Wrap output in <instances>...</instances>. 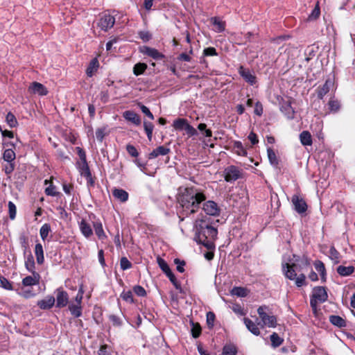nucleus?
I'll return each mask as SVG.
<instances>
[{
  "instance_id": "cd10ccee",
  "label": "nucleus",
  "mask_w": 355,
  "mask_h": 355,
  "mask_svg": "<svg viewBox=\"0 0 355 355\" xmlns=\"http://www.w3.org/2000/svg\"><path fill=\"white\" fill-rule=\"evenodd\" d=\"M300 140L303 146H311L313 143L311 135L307 130H304L300 134Z\"/></svg>"
},
{
  "instance_id": "c756f323",
  "label": "nucleus",
  "mask_w": 355,
  "mask_h": 355,
  "mask_svg": "<svg viewBox=\"0 0 355 355\" xmlns=\"http://www.w3.org/2000/svg\"><path fill=\"white\" fill-rule=\"evenodd\" d=\"M354 270H355V268L352 266H339L337 268L336 271L340 276L347 277V276L352 275L354 272Z\"/></svg>"
},
{
  "instance_id": "c03bdc74",
  "label": "nucleus",
  "mask_w": 355,
  "mask_h": 355,
  "mask_svg": "<svg viewBox=\"0 0 355 355\" xmlns=\"http://www.w3.org/2000/svg\"><path fill=\"white\" fill-rule=\"evenodd\" d=\"M329 257L335 263L340 262V254L334 246H331L329 249Z\"/></svg>"
},
{
  "instance_id": "7c9ffc66",
  "label": "nucleus",
  "mask_w": 355,
  "mask_h": 355,
  "mask_svg": "<svg viewBox=\"0 0 355 355\" xmlns=\"http://www.w3.org/2000/svg\"><path fill=\"white\" fill-rule=\"evenodd\" d=\"M238 352L237 347L232 343L226 344L223 347L222 355H236Z\"/></svg>"
},
{
  "instance_id": "2f4dec72",
  "label": "nucleus",
  "mask_w": 355,
  "mask_h": 355,
  "mask_svg": "<svg viewBox=\"0 0 355 355\" xmlns=\"http://www.w3.org/2000/svg\"><path fill=\"white\" fill-rule=\"evenodd\" d=\"M314 266L315 270L320 274L322 281L325 282L326 270L324 264L321 261L317 260L314 262Z\"/></svg>"
},
{
  "instance_id": "b1692460",
  "label": "nucleus",
  "mask_w": 355,
  "mask_h": 355,
  "mask_svg": "<svg viewBox=\"0 0 355 355\" xmlns=\"http://www.w3.org/2000/svg\"><path fill=\"white\" fill-rule=\"evenodd\" d=\"M327 105L329 110V113L334 114L338 112L341 107L340 101L336 99L334 97L329 98Z\"/></svg>"
},
{
  "instance_id": "393cba45",
  "label": "nucleus",
  "mask_w": 355,
  "mask_h": 355,
  "mask_svg": "<svg viewBox=\"0 0 355 355\" xmlns=\"http://www.w3.org/2000/svg\"><path fill=\"white\" fill-rule=\"evenodd\" d=\"M99 67V62L97 58H93L86 69V74L88 77H92L94 73L98 70Z\"/></svg>"
},
{
  "instance_id": "7ed1b4c3",
  "label": "nucleus",
  "mask_w": 355,
  "mask_h": 355,
  "mask_svg": "<svg viewBox=\"0 0 355 355\" xmlns=\"http://www.w3.org/2000/svg\"><path fill=\"white\" fill-rule=\"evenodd\" d=\"M76 151L79 156L80 160L76 163V166L80 175L84 176L86 173H89L90 169L87 161L85 151L80 147H76Z\"/></svg>"
},
{
  "instance_id": "4468645a",
  "label": "nucleus",
  "mask_w": 355,
  "mask_h": 355,
  "mask_svg": "<svg viewBox=\"0 0 355 355\" xmlns=\"http://www.w3.org/2000/svg\"><path fill=\"white\" fill-rule=\"evenodd\" d=\"M55 302V300L53 296L48 295L44 299L39 300L37 304L41 309L48 310L53 306Z\"/></svg>"
},
{
  "instance_id": "e2e57ef3",
  "label": "nucleus",
  "mask_w": 355,
  "mask_h": 355,
  "mask_svg": "<svg viewBox=\"0 0 355 355\" xmlns=\"http://www.w3.org/2000/svg\"><path fill=\"white\" fill-rule=\"evenodd\" d=\"M15 162H8L7 164H6L3 166V171L6 173V174L9 175L13 172V171L15 170Z\"/></svg>"
},
{
  "instance_id": "ea45409f",
  "label": "nucleus",
  "mask_w": 355,
  "mask_h": 355,
  "mask_svg": "<svg viewBox=\"0 0 355 355\" xmlns=\"http://www.w3.org/2000/svg\"><path fill=\"white\" fill-rule=\"evenodd\" d=\"M144 128L147 135L148 139L150 141L153 138V132L154 129V125L149 121H144Z\"/></svg>"
},
{
  "instance_id": "6e6d98bb",
  "label": "nucleus",
  "mask_w": 355,
  "mask_h": 355,
  "mask_svg": "<svg viewBox=\"0 0 355 355\" xmlns=\"http://www.w3.org/2000/svg\"><path fill=\"white\" fill-rule=\"evenodd\" d=\"M139 38L144 42H148L152 38L151 33L148 31H141L138 33Z\"/></svg>"
},
{
  "instance_id": "79ce46f5",
  "label": "nucleus",
  "mask_w": 355,
  "mask_h": 355,
  "mask_svg": "<svg viewBox=\"0 0 355 355\" xmlns=\"http://www.w3.org/2000/svg\"><path fill=\"white\" fill-rule=\"evenodd\" d=\"M69 310L70 311L72 315L75 318H78L82 315V307L79 304H70L69 306Z\"/></svg>"
},
{
  "instance_id": "bf43d9fd",
  "label": "nucleus",
  "mask_w": 355,
  "mask_h": 355,
  "mask_svg": "<svg viewBox=\"0 0 355 355\" xmlns=\"http://www.w3.org/2000/svg\"><path fill=\"white\" fill-rule=\"evenodd\" d=\"M133 291L139 297H144L146 295V290L144 288V287L139 285L135 286L133 287Z\"/></svg>"
},
{
  "instance_id": "680f3d73",
  "label": "nucleus",
  "mask_w": 355,
  "mask_h": 355,
  "mask_svg": "<svg viewBox=\"0 0 355 355\" xmlns=\"http://www.w3.org/2000/svg\"><path fill=\"white\" fill-rule=\"evenodd\" d=\"M126 150L133 157H137L139 155L137 148L131 144H128L126 146Z\"/></svg>"
},
{
  "instance_id": "f257e3e1",
  "label": "nucleus",
  "mask_w": 355,
  "mask_h": 355,
  "mask_svg": "<svg viewBox=\"0 0 355 355\" xmlns=\"http://www.w3.org/2000/svg\"><path fill=\"white\" fill-rule=\"evenodd\" d=\"M178 214L179 217H188L192 214L196 213L200 208V204L205 201L206 196L200 189L191 187L180 189L178 195Z\"/></svg>"
},
{
  "instance_id": "58836bf2",
  "label": "nucleus",
  "mask_w": 355,
  "mask_h": 355,
  "mask_svg": "<svg viewBox=\"0 0 355 355\" xmlns=\"http://www.w3.org/2000/svg\"><path fill=\"white\" fill-rule=\"evenodd\" d=\"M16 155L15 153L12 148H8L5 150L3 154V159L4 161L7 162H15Z\"/></svg>"
},
{
  "instance_id": "c9c22d12",
  "label": "nucleus",
  "mask_w": 355,
  "mask_h": 355,
  "mask_svg": "<svg viewBox=\"0 0 355 355\" xmlns=\"http://www.w3.org/2000/svg\"><path fill=\"white\" fill-rule=\"evenodd\" d=\"M6 122L8 124V125L11 128H15L18 125V121L15 116L11 112H9L6 114Z\"/></svg>"
},
{
  "instance_id": "423d86ee",
  "label": "nucleus",
  "mask_w": 355,
  "mask_h": 355,
  "mask_svg": "<svg viewBox=\"0 0 355 355\" xmlns=\"http://www.w3.org/2000/svg\"><path fill=\"white\" fill-rule=\"evenodd\" d=\"M115 23V18L110 14L104 13L102 15L98 20V26L102 31H107L113 27Z\"/></svg>"
},
{
  "instance_id": "0e129e2a",
  "label": "nucleus",
  "mask_w": 355,
  "mask_h": 355,
  "mask_svg": "<svg viewBox=\"0 0 355 355\" xmlns=\"http://www.w3.org/2000/svg\"><path fill=\"white\" fill-rule=\"evenodd\" d=\"M139 107H140V110H141V112L145 115H146L150 119H151V120L154 119V116L152 114V112L150 111L148 107H147L146 105H142V104L139 105Z\"/></svg>"
},
{
  "instance_id": "f8f14e48",
  "label": "nucleus",
  "mask_w": 355,
  "mask_h": 355,
  "mask_svg": "<svg viewBox=\"0 0 355 355\" xmlns=\"http://www.w3.org/2000/svg\"><path fill=\"white\" fill-rule=\"evenodd\" d=\"M203 210L207 215L210 216H218L220 213V209L217 204L212 200L204 203Z\"/></svg>"
},
{
  "instance_id": "f704fd0d",
  "label": "nucleus",
  "mask_w": 355,
  "mask_h": 355,
  "mask_svg": "<svg viewBox=\"0 0 355 355\" xmlns=\"http://www.w3.org/2000/svg\"><path fill=\"white\" fill-rule=\"evenodd\" d=\"M35 261L33 255L30 253L25 260V267L30 272H35Z\"/></svg>"
},
{
  "instance_id": "69168bd1",
  "label": "nucleus",
  "mask_w": 355,
  "mask_h": 355,
  "mask_svg": "<svg viewBox=\"0 0 355 355\" xmlns=\"http://www.w3.org/2000/svg\"><path fill=\"white\" fill-rule=\"evenodd\" d=\"M184 130L186 131V133L189 136H195L198 135L197 130L190 124H187L186 125V128H184Z\"/></svg>"
},
{
  "instance_id": "864d4df0",
  "label": "nucleus",
  "mask_w": 355,
  "mask_h": 355,
  "mask_svg": "<svg viewBox=\"0 0 355 355\" xmlns=\"http://www.w3.org/2000/svg\"><path fill=\"white\" fill-rule=\"evenodd\" d=\"M120 266L121 270H125L132 268V263L127 259V257H123L120 259Z\"/></svg>"
},
{
  "instance_id": "412c9836",
  "label": "nucleus",
  "mask_w": 355,
  "mask_h": 355,
  "mask_svg": "<svg viewBox=\"0 0 355 355\" xmlns=\"http://www.w3.org/2000/svg\"><path fill=\"white\" fill-rule=\"evenodd\" d=\"M93 227L96 236L100 240H105L107 239V236L103 230V224L100 220H97L93 222Z\"/></svg>"
},
{
  "instance_id": "a878e982",
  "label": "nucleus",
  "mask_w": 355,
  "mask_h": 355,
  "mask_svg": "<svg viewBox=\"0 0 355 355\" xmlns=\"http://www.w3.org/2000/svg\"><path fill=\"white\" fill-rule=\"evenodd\" d=\"M329 322L334 326L342 328L347 326V322L345 319L339 315H331L329 316Z\"/></svg>"
},
{
  "instance_id": "5fc2aeb1",
  "label": "nucleus",
  "mask_w": 355,
  "mask_h": 355,
  "mask_svg": "<svg viewBox=\"0 0 355 355\" xmlns=\"http://www.w3.org/2000/svg\"><path fill=\"white\" fill-rule=\"evenodd\" d=\"M293 280L295 281V284L297 287L306 285V276L304 274H300L299 276H296L295 279Z\"/></svg>"
},
{
  "instance_id": "c85d7f7f",
  "label": "nucleus",
  "mask_w": 355,
  "mask_h": 355,
  "mask_svg": "<svg viewBox=\"0 0 355 355\" xmlns=\"http://www.w3.org/2000/svg\"><path fill=\"white\" fill-rule=\"evenodd\" d=\"M233 150L240 156H247L248 153L240 141H233Z\"/></svg>"
},
{
  "instance_id": "603ef678",
  "label": "nucleus",
  "mask_w": 355,
  "mask_h": 355,
  "mask_svg": "<svg viewBox=\"0 0 355 355\" xmlns=\"http://www.w3.org/2000/svg\"><path fill=\"white\" fill-rule=\"evenodd\" d=\"M9 217L11 220H14L16 217L17 208L14 202L9 201L8 203Z\"/></svg>"
},
{
  "instance_id": "9d476101",
  "label": "nucleus",
  "mask_w": 355,
  "mask_h": 355,
  "mask_svg": "<svg viewBox=\"0 0 355 355\" xmlns=\"http://www.w3.org/2000/svg\"><path fill=\"white\" fill-rule=\"evenodd\" d=\"M239 73L250 85H254L257 83L256 76L249 70L241 65L239 68Z\"/></svg>"
},
{
  "instance_id": "a211bd4d",
  "label": "nucleus",
  "mask_w": 355,
  "mask_h": 355,
  "mask_svg": "<svg viewBox=\"0 0 355 355\" xmlns=\"http://www.w3.org/2000/svg\"><path fill=\"white\" fill-rule=\"evenodd\" d=\"M32 276H27L22 279V284L24 286L37 285L40 283V275L37 272H31Z\"/></svg>"
},
{
  "instance_id": "2eb2a0df",
  "label": "nucleus",
  "mask_w": 355,
  "mask_h": 355,
  "mask_svg": "<svg viewBox=\"0 0 355 355\" xmlns=\"http://www.w3.org/2000/svg\"><path fill=\"white\" fill-rule=\"evenodd\" d=\"M296 268V264H289V263H285L282 266V269L284 273V275L286 278L289 279L290 280H293L295 279L297 276L296 270L295 269Z\"/></svg>"
},
{
  "instance_id": "1a4fd4ad",
  "label": "nucleus",
  "mask_w": 355,
  "mask_h": 355,
  "mask_svg": "<svg viewBox=\"0 0 355 355\" xmlns=\"http://www.w3.org/2000/svg\"><path fill=\"white\" fill-rule=\"evenodd\" d=\"M140 52L144 55H146L155 60H159L164 58V55L160 53L158 50L147 46H144L140 48Z\"/></svg>"
},
{
  "instance_id": "bb28decb",
  "label": "nucleus",
  "mask_w": 355,
  "mask_h": 355,
  "mask_svg": "<svg viewBox=\"0 0 355 355\" xmlns=\"http://www.w3.org/2000/svg\"><path fill=\"white\" fill-rule=\"evenodd\" d=\"M35 254L36 257L37 263L40 265L42 264L44 261V257L43 247L41 243H36L35 246Z\"/></svg>"
},
{
  "instance_id": "473e14b6",
  "label": "nucleus",
  "mask_w": 355,
  "mask_h": 355,
  "mask_svg": "<svg viewBox=\"0 0 355 355\" xmlns=\"http://www.w3.org/2000/svg\"><path fill=\"white\" fill-rule=\"evenodd\" d=\"M267 155H268V158L269 159L270 164L272 166L277 168L278 165H279V159H278L275 151L271 148H268L267 149Z\"/></svg>"
},
{
  "instance_id": "4d7b16f0",
  "label": "nucleus",
  "mask_w": 355,
  "mask_h": 355,
  "mask_svg": "<svg viewBox=\"0 0 355 355\" xmlns=\"http://www.w3.org/2000/svg\"><path fill=\"white\" fill-rule=\"evenodd\" d=\"M121 297L125 302H128L130 303L134 302L133 295H132V293L131 291H123L121 294Z\"/></svg>"
},
{
  "instance_id": "8fccbe9b",
  "label": "nucleus",
  "mask_w": 355,
  "mask_h": 355,
  "mask_svg": "<svg viewBox=\"0 0 355 355\" xmlns=\"http://www.w3.org/2000/svg\"><path fill=\"white\" fill-rule=\"evenodd\" d=\"M232 294L237 297H245L247 289L243 287H234L232 290Z\"/></svg>"
},
{
  "instance_id": "4be33fe9",
  "label": "nucleus",
  "mask_w": 355,
  "mask_h": 355,
  "mask_svg": "<svg viewBox=\"0 0 355 355\" xmlns=\"http://www.w3.org/2000/svg\"><path fill=\"white\" fill-rule=\"evenodd\" d=\"M112 195L116 199H117L121 202H126L128 200L129 197V194L126 191L122 189L117 188H114L112 190Z\"/></svg>"
},
{
  "instance_id": "052dcab7",
  "label": "nucleus",
  "mask_w": 355,
  "mask_h": 355,
  "mask_svg": "<svg viewBox=\"0 0 355 355\" xmlns=\"http://www.w3.org/2000/svg\"><path fill=\"white\" fill-rule=\"evenodd\" d=\"M215 318L216 316L213 312L209 311L207 313V324L209 329H211L214 327Z\"/></svg>"
},
{
  "instance_id": "13d9d810",
  "label": "nucleus",
  "mask_w": 355,
  "mask_h": 355,
  "mask_svg": "<svg viewBox=\"0 0 355 355\" xmlns=\"http://www.w3.org/2000/svg\"><path fill=\"white\" fill-rule=\"evenodd\" d=\"M55 189H56L55 187L51 184L49 187L46 188L45 193L47 196H58L60 194V193L58 191H56Z\"/></svg>"
},
{
  "instance_id": "20e7f679",
  "label": "nucleus",
  "mask_w": 355,
  "mask_h": 355,
  "mask_svg": "<svg viewBox=\"0 0 355 355\" xmlns=\"http://www.w3.org/2000/svg\"><path fill=\"white\" fill-rule=\"evenodd\" d=\"M224 179L227 182H233L243 178V169L234 165L227 166L224 171Z\"/></svg>"
},
{
  "instance_id": "338daca9",
  "label": "nucleus",
  "mask_w": 355,
  "mask_h": 355,
  "mask_svg": "<svg viewBox=\"0 0 355 355\" xmlns=\"http://www.w3.org/2000/svg\"><path fill=\"white\" fill-rule=\"evenodd\" d=\"M203 55L205 56H214L217 55L218 54L214 47H208L204 49Z\"/></svg>"
},
{
  "instance_id": "774afa93",
  "label": "nucleus",
  "mask_w": 355,
  "mask_h": 355,
  "mask_svg": "<svg viewBox=\"0 0 355 355\" xmlns=\"http://www.w3.org/2000/svg\"><path fill=\"white\" fill-rule=\"evenodd\" d=\"M174 263L177 265V270L180 272H183L184 271V266H185V261H181L179 259H175L174 260Z\"/></svg>"
},
{
  "instance_id": "f03ea898",
  "label": "nucleus",
  "mask_w": 355,
  "mask_h": 355,
  "mask_svg": "<svg viewBox=\"0 0 355 355\" xmlns=\"http://www.w3.org/2000/svg\"><path fill=\"white\" fill-rule=\"evenodd\" d=\"M218 230L212 227L206 220H196V241L204 245L207 250H214V241L217 237Z\"/></svg>"
},
{
  "instance_id": "a19ab883",
  "label": "nucleus",
  "mask_w": 355,
  "mask_h": 355,
  "mask_svg": "<svg viewBox=\"0 0 355 355\" xmlns=\"http://www.w3.org/2000/svg\"><path fill=\"white\" fill-rule=\"evenodd\" d=\"M212 24L215 26V31L218 33H221L225 30V23L219 20L217 17H212L211 19Z\"/></svg>"
},
{
  "instance_id": "09e8293b",
  "label": "nucleus",
  "mask_w": 355,
  "mask_h": 355,
  "mask_svg": "<svg viewBox=\"0 0 355 355\" xmlns=\"http://www.w3.org/2000/svg\"><path fill=\"white\" fill-rule=\"evenodd\" d=\"M0 286L8 291L13 289L12 283L3 276H0Z\"/></svg>"
},
{
  "instance_id": "aec40b11",
  "label": "nucleus",
  "mask_w": 355,
  "mask_h": 355,
  "mask_svg": "<svg viewBox=\"0 0 355 355\" xmlns=\"http://www.w3.org/2000/svg\"><path fill=\"white\" fill-rule=\"evenodd\" d=\"M78 225L80 232L85 238L88 239L93 235V230L86 220L82 219Z\"/></svg>"
},
{
  "instance_id": "f3484780",
  "label": "nucleus",
  "mask_w": 355,
  "mask_h": 355,
  "mask_svg": "<svg viewBox=\"0 0 355 355\" xmlns=\"http://www.w3.org/2000/svg\"><path fill=\"white\" fill-rule=\"evenodd\" d=\"M171 152V149L164 146H159L155 149H154L151 153H150L148 155V158L149 159H155L158 156H164L167 155Z\"/></svg>"
},
{
  "instance_id": "3c124183",
  "label": "nucleus",
  "mask_w": 355,
  "mask_h": 355,
  "mask_svg": "<svg viewBox=\"0 0 355 355\" xmlns=\"http://www.w3.org/2000/svg\"><path fill=\"white\" fill-rule=\"evenodd\" d=\"M166 276L168 277L169 280L171 282V283L173 284V286L175 287L177 290H179L180 292H182V288L180 282L177 280L175 275L172 272H169L166 275Z\"/></svg>"
},
{
  "instance_id": "4c0bfd02",
  "label": "nucleus",
  "mask_w": 355,
  "mask_h": 355,
  "mask_svg": "<svg viewBox=\"0 0 355 355\" xmlns=\"http://www.w3.org/2000/svg\"><path fill=\"white\" fill-rule=\"evenodd\" d=\"M281 111L284 112V114H286L288 118L292 119L293 117L294 110L289 101L286 102L284 105H282Z\"/></svg>"
},
{
  "instance_id": "6ab92c4d",
  "label": "nucleus",
  "mask_w": 355,
  "mask_h": 355,
  "mask_svg": "<svg viewBox=\"0 0 355 355\" xmlns=\"http://www.w3.org/2000/svg\"><path fill=\"white\" fill-rule=\"evenodd\" d=\"M123 118L136 125L141 124V119L139 116L132 110H127L123 113Z\"/></svg>"
},
{
  "instance_id": "6e6552de",
  "label": "nucleus",
  "mask_w": 355,
  "mask_h": 355,
  "mask_svg": "<svg viewBox=\"0 0 355 355\" xmlns=\"http://www.w3.org/2000/svg\"><path fill=\"white\" fill-rule=\"evenodd\" d=\"M292 203L294 206V209L298 214H304L307 210V205L305 200L297 195H294L292 197Z\"/></svg>"
},
{
  "instance_id": "e433bc0d",
  "label": "nucleus",
  "mask_w": 355,
  "mask_h": 355,
  "mask_svg": "<svg viewBox=\"0 0 355 355\" xmlns=\"http://www.w3.org/2000/svg\"><path fill=\"white\" fill-rule=\"evenodd\" d=\"M148 66L146 63L139 62L135 64L133 67V73L138 76L139 75L143 74L146 70Z\"/></svg>"
},
{
  "instance_id": "5701e85b",
  "label": "nucleus",
  "mask_w": 355,
  "mask_h": 355,
  "mask_svg": "<svg viewBox=\"0 0 355 355\" xmlns=\"http://www.w3.org/2000/svg\"><path fill=\"white\" fill-rule=\"evenodd\" d=\"M244 324H245L248 329L254 335L259 336L260 334L259 328L252 320L248 318H244Z\"/></svg>"
},
{
  "instance_id": "ddd939ff",
  "label": "nucleus",
  "mask_w": 355,
  "mask_h": 355,
  "mask_svg": "<svg viewBox=\"0 0 355 355\" xmlns=\"http://www.w3.org/2000/svg\"><path fill=\"white\" fill-rule=\"evenodd\" d=\"M28 90L33 94L40 96H45L48 94V90L46 87L42 83L37 82L32 83L29 86Z\"/></svg>"
},
{
  "instance_id": "49530a36",
  "label": "nucleus",
  "mask_w": 355,
  "mask_h": 355,
  "mask_svg": "<svg viewBox=\"0 0 355 355\" xmlns=\"http://www.w3.org/2000/svg\"><path fill=\"white\" fill-rule=\"evenodd\" d=\"M51 232V225L49 223H44L40 230V234L42 239L44 241Z\"/></svg>"
},
{
  "instance_id": "a18cd8bd",
  "label": "nucleus",
  "mask_w": 355,
  "mask_h": 355,
  "mask_svg": "<svg viewBox=\"0 0 355 355\" xmlns=\"http://www.w3.org/2000/svg\"><path fill=\"white\" fill-rule=\"evenodd\" d=\"M191 334L194 338H197L201 334L202 329L200 325L198 323H194L193 321H191Z\"/></svg>"
},
{
  "instance_id": "dca6fc26",
  "label": "nucleus",
  "mask_w": 355,
  "mask_h": 355,
  "mask_svg": "<svg viewBox=\"0 0 355 355\" xmlns=\"http://www.w3.org/2000/svg\"><path fill=\"white\" fill-rule=\"evenodd\" d=\"M332 85L333 82L330 79H327L322 85L319 86L316 89L318 98L322 99L329 93Z\"/></svg>"
},
{
  "instance_id": "de8ad7c7",
  "label": "nucleus",
  "mask_w": 355,
  "mask_h": 355,
  "mask_svg": "<svg viewBox=\"0 0 355 355\" xmlns=\"http://www.w3.org/2000/svg\"><path fill=\"white\" fill-rule=\"evenodd\" d=\"M157 263L162 270L166 274V275L171 272L168 263L163 259L158 257Z\"/></svg>"
},
{
  "instance_id": "37998d69",
  "label": "nucleus",
  "mask_w": 355,
  "mask_h": 355,
  "mask_svg": "<svg viewBox=\"0 0 355 355\" xmlns=\"http://www.w3.org/2000/svg\"><path fill=\"white\" fill-rule=\"evenodd\" d=\"M270 338L272 346L273 347H277L280 346L282 344L283 341H284L283 338H282L275 332L272 333L270 335Z\"/></svg>"
},
{
  "instance_id": "9b49d317",
  "label": "nucleus",
  "mask_w": 355,
  "mask_h": 355,
  "mask_svg": "<svg viewBox=\"0 0 355 355\" xmlns=\"http://www.w3.org/2000/svg\"><path fill=\"white\" fill-rule=\"evenodd\" d=\"M311 298L315 299L320 303H323L327 300L328 295L326 289L323 286H316L313 288V294Z\"/></svg>"
},
{
  "instance_id": "72a5a7b5",
  "label": "nucleus",
  "mask_w": 355,
  "mask_h": 355,
  "mask_svg": "<svg viewBox=\"0 0 355 355\" xmlns=\"http://www.w3.org/2000/svg\"><path fill=\"white\" fill-rule=\"evenodd\" d=\"M188 121L186 119L178 118L173 121V126L175 130H184Z\"/></svg>"
},
{
  "instance_id": "0eeeda50",
  "label": "nucleus",
  "mask_w": 355,
  "mask_h": 355,
  "mask_svg": "<svg viewBox=\"0 0 355 355\" xmlns=\"http://www.w3.org/2000/svg\"><path fill=\"white\" fill-rule=\"evenodd\" d=\"M56 293V306L62 308L67 305L69 302L68 293L62 288H58L55 291Z\"/></svg>"
},
{
  "instance_id": "39448f33",
  "label": "nucleus",
  "mask_w": 355,
  "mask_h": 355,
  "mask_svg": "<svg viewBox=\"0 0 355 355\" xmlns=\"http://www.w3.org/2000/svg\"><path fill=\"white\" fill-rule=\"evenodd\" d=\"M267 306H261L257 309V313L261 320L262 324L261 327L263 328L264 326L268 327H275L277 326V318L275 315H268L266 313Z\"/></svg>"
}]
</instances>
